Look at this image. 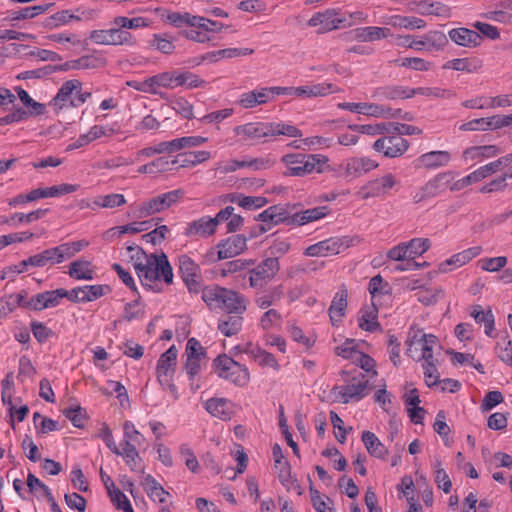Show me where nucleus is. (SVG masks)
Wrapping results in <instances>:
<instances>
[{
	"label": "nucleus",
	"mask_w": 512,
	"mask_h": 512,
	"mask_svg": "<svg viewBox=\"0 0 512 512\" xmlns=\"http://www.w3.org/2000/svg\"><path fill=\"white\" fill-rule=\"evenodd\" d=\"M206 410L221 420H230L232 416L231 404L224 398H211L205 404Z\"/></svg>",
	"instance_id": "36"
},
{
	"label": "nucleus",
	"mask_w": 512,
	"mask_h": 512,
	"mask_svg": "<svg viewBox=\"0 0 512 512\" xmlns=\"http://www.w3.org/2000/svg\"><path fill=\"white\" fill-rule=\"evenodd\" d=\"M481 251L482 248L480 246H474L458 252L440 263L439 270L442 273H448L455 268H460L476 258Z\"/></svg>",
	"instance_id": "20"
},
{
	"label": "nucleus",
	"mask_w": 512,
	"mask_h": 512,
	"mask_svg": "<svg viewBox=\"0 0 512 512\" xmlns=\"http://www.w3.org/2000/svg\"><path fill=\"white\" fill-rule=\"evenodd\" d=\"M150 78L152 94H157L160 88L174 89L178 87L177 70L173 72H163Z\"/></svg>",
	"instance_id": "43"
},
{
	"label": "nucleus",
	"mask_w": 512,
	"mask_h": 512,
	"mask_svg": "<svg viewBox=\"0 0 512 512\" xmlns=\"http://www.w3.org/2000/svg\"><path fill=\"white\" fill-rule=\"evenodd\" d=\"M338 108L348 110L355 113H361L368 116L384 117V118H398L401 117V109H392L385 105L373 103H354L344 102L339 103Z\"/></svg>",
	"instance_id": "11"
},
{
	"label": "nucleus",
	"mask_w": 512,
	"mask_h": 512,
	"mask_svg": "<svg viewBox=\"0 0 512 512\" xmlns=\"http://www.w3.org/2000/svg\"><path fill=\"white\" fill-rule=\"evenodd\" d=\"M480 67V64L475 59L470 58H456L448 61L444 64V69H452L455 71L472 73L477 71Z\"/></svg>",
	"instance_id": "55"
},
{
	"label": "nucleus",
	"mask_w": 512,
	"mask_h": 512,
	"mask_svg": "<svg viewBox=\"0 0 512 512\" xmlns=\"http://www.w3.org/2000/svg\"><path fill=\"white\" fill-rule=\"evenodd\" d=\"M215 223L210 216H202L187 224L183 234L191 239L208 238L216 233Z\"/></svg>",
	"instance_id": "19"
},
{
	"label": "nucleus",
	"mask_w": 512,
	"mask_h": 512,
	"mask_svg": "<svg viewBox=\"0 0 512 512\" xmlns=\"http://www.w3.org/2000/svg\"><path fill=\"white\" fill-rule=\"evenodd\" d=\"M247 249V238L242 234L232 235L221 240L205 254L208 263L236 257Z\"/></svg>",
	"instance_id": "5"
},
{
	"label": "nucleus",
	"mask_w": 512,
	"mask_h": 512,
	"mask_svg": "<svg viewBox=\"0 0 512 512\" xmlns=\"http://www.w3.org/2000/svg\"><path fill=\"white\" fill-rule=\"evenodd\" d=\"M418 161L428 169H436L448 165L451 161V154L448 151H430L422 154Z\"/></svg>",
	"instance_id": "34"
},
{
	"label": "nucleus",
	"mask_w": 512,
	"mask_h": 512,
	"mask_svg": "<svg viewBox=\"0 0 512 512\" xmlns=\"http://www.w3.org/2000/svg\"><path fill=\"white\" fill-rule=\"evenodd\" d=\"M386 23L395 28H405L409 30H420L426 27V22L415 16L393 15L389 17Z\"/></svg>",
	"instance_id": "44"
},
{
	"label": "nucleus",
	"mask_w": 512,
	"mask_h": 512,
	"mask_svg": "<svg viewBox=\"0 0 512 512\" xmlns=\"http://www.w3.org/2000/svg\"><path fill=\"white\" fill-rule=\"evenodd\" d=\"M344 243L339 238H329L313 245L308 246L304 250V255L309 257H327L340 253Z\"/></svg>",
	"instance_id": "21"
},
{
	"label": "nucleus",
	"mask_w": 512,
	"mask_h": 512,
	"mask_svg": "<svg viewBox=\"0 0 512 512\" xmlns=\"http://www.w3.org/2000/svg\"><path fill=\"white\" fill-rule=\"evenodd\" d=\"M228 288L218 285L207 286L202 290V300L210 309H224Z\"/></svg>",
	"instance_id": "27"
},
{
	"label": "nucleus",
	"mask_w": 512,
	"mask_h": 512,
	"mask_svg": "<svg viewBox=\"0 0 512 512\" xmlns=\"http://www.w3.org/2000/svg\"><path fill=\"white\" fill-rule=\"evenodd\" d=\"M243 325L242 314H229L219 319L217 328L226 337L236 335Z\"/></svg>",
	"instance_id": "37"
},
{
	"label": "nucleus",
	"mask_w": 512,
	"mask_h": 512,
	"mask_svg": "<svg viewBox=\"0 0 512 512\" xmlns=\"http://www.w3.org/2000/svg\"><path fill=\"white\" fill-rule=\"evenodd\" d=\"M347 307V291L341 290L336 293L329 308V316L333 325L341 321Z\"/></svg>",
	"instance_id": "45"
},
{
	"label": "nucleus",
	"mask_w": 512,
	"mask_h": 512,
	"mask_svg": "<svg viewBox=\"0 0 512 512\" xmlns=\"http://www.w3.org/2000/svg\"><path fill=\"white\" fill-rule=\"evenodd\" d=\"M89 39L99 45H133L135 40L130 32L114 27L107 30H93Z\"/></svg>",
	"instance_id": "13"
},
{
	"label": "nucleus",
	"mask_w": 512,
	"mask_h": 512,
	"mask_svg": "<svg viewBox=\"0 0 512 512\" xmlns=\"http://www.w3.org/2000/svg\"><path fill=\"white\" fill-rule=\"evenodd\" d=\"M177 355L178 350L172 345L160 356L156 367L158 382L162 387L169 389L173 394H175L176 391L173 378L176 370Z\"/></svg>",
	"instance_id": "8"
},
{
	"label": "nucleus",
	"mask_w": 512,
	"mask_h": 512,
	"mask_svg": "<svg viewBox=\"0 0 512 512\" xmlns=\"http://www.w3.org/2000/svg\"><path fill=\"white\" fill-rule=\"evenodd\" d=\"M133 267L143 286L152 287L160 280L166 284H171L173 281L172 267L164 253L147 255L146 259L134 262Z\"/></svg>",
	"instance_id": "1"
},
{
	"label": "nucleus",
	"mask_w": 512,
	"mask_h": 512,
	"mask_svg": "<svg viewBox=\"0 0 512 512\" xmlns=\"http://www.w3.org/2000/svg\"><path fill=\"white\" fill-rule=\"evenodd\" d=\"M183 195V190L176 189L155 196V200L157 201L158 206L162 212L176 204L183 197Z\"/></svg>",
	"instance_id": "59"
},
{
	"label": "nucleus",
	"mask_w": 512,
	"mask_h": 512,
	"mask_svg": "<svg viewBox=\"0 0 512 512\" xmlns=\"http://www.w3.org/2000/svg\"><path fill=\"white\" fill-rule=\"evenodd\" d=\"M362 442L371 456L380 459L387 456L388 449L373 432L364 431L362 433Z\"/></svg>",
	"instance_id": "38"
},
{
	"label": "nucleus",
	"mask_w": 512,
	"mask_h": 512,
	"mask_svg": "<svg viewBox=\"0 0 512 512\" xmlns=\"http://www.w3.org/2000/svg\"><path fill=\"white\" fill-rule=\"evenodd\" d=\"M58 259L56 258L55 252L53 248L46 249L41 253L32 255L27 259L21 261V265L24 266H34V267H44L47 264H59Z\"/></svg>",
	"instance_id": "46"
},
{
	"label": "nucleus",
	"mask_w": 512,
	"mask_h": 512,
	"mask_svg": "<svg viewBox=\"0 0 512 512\" xmlns=\"http://www.w3.org/2000/svg\"><path fill=\"white\" fill-rule=\"evenodd\" d=\"M15 90L21 102L29 109L27 111L29 117L40 116L45 113V105L32 99L26 90L21 87H16Z\"/></svg>",
	"instance_id": "51"
},
{
	"label": "nucleus",
	"mask_w": 512,
	"mask_h": 512,
	"mask_svg": "<svg viewBox=\"0 0 512 512\" xmlns=\"http://www.w3.org/2000/svg\"><path fill=\"white\" fill-rule=\"evenodd\" d=\"M271 101L269 87H262L242 93L237 100V104L244 109H251Z\"/></svg>",
	"instance_id": "24"
},
{
	"label": "nucleus",
	"mask_w": 512,
	"mask_h": 512,
	"mask_svg": "<svg viewBox=\"0 0 512 512\" xmlns=\"http://www.w3.org/2000/svg\"><path fill=\"white\" fill-rule=\"evenodd\" d=\"M270 138L278 135H284L288 137H301L302 132L294 125L286 124L283 122H269Z\"/></svg>",
	"instance_id": "56"
},
{
	"label": "nucleus",
	"mask_w": 512,
	"mask_h": 512,
	"mask_svg": "<svg viewBox=\"0 0 512 512\" xmlns=\"http://www.w3.org/2000/svg\"><path fill=\"white\" fill-rule=\"evenodd\" d=\"M78 184H60L47 188H38L33 190V196L35 200L41 198L58 197L65 194L74 193L79 189Z\"/></svg>",
	"instance_id": "35"
},
{
	"label": "nucleus",
	"mask_w": 512,
	"mask_h": 512,
	"mask_svg": "<svg viewBox=\"0 0 512 512\" xmlns=\"http://www.w3.org/2000/svg\"><path fill=\"white\" fill-rule=\"evenodd\" d=\"M183 195V190L176 189L155 196V200L157 201L158 206L162 212L176 204L183 197Z\"/></svg>",
	"instance_id": "58"
},
{
	"label": "nucleus",
	"mask_w": 512,
	"mask_h": 512,
	"mask_svg": "<svg viewBox=\"0 0 512 512\" xmlns=\"http://www.w3.org/2000/svg\"><path fill=\"white\" fill-rule=\"evenodd\" d=\"M282 323L281 313L274 308H270L261 315L258 325L262 330L269 331L280 327Z\"/></svg>",
	"instance_id": "53"
},
{
	"label": "nucleus",
	"mask_w": 512,
	"mask_h": 512,
	"mask_svg": "<svg viewBox=\"0 0 512 512\" xmlns=\"http://www.w3.org/2000/svg\"><path fill=\"white\" fill-rule=\"evenodd\" d=\"M412 261L423 255L430 248V240L428 238H413L405 242Z\"/></svg>",
	"instance_id": "64"
},
{
	"label": "nucleus",
	"mask_w": 512,
	"mask_h": 512,
	"mask_svg": "<svg viewBox=\"0 0 512 512\" xmlns=\"http://www.w3.org/2000/svg\"><path fill=\"white\" fill-rule=\"evenodd\" d=\"M284 296L283 284L270 287L268 290L257 292L254 296L255 305L262 310L268 309L279 302Z\"/></svg>",
	"instance_id": "28"
},
{
	"label": "nucleus",
	"mask_w": 512,
	"mask_h": 512,
	"mask_svg": "<svg viewBox=\"0 0 512 512\" xmlns=\"http://www.w3.org/2000/svg\"><path fill=\"white\" fill-rule=\"evenodd\" d=\"M88 246V242L85 240L73 241L62 243L56 247H53L58 263H62L67 259L72 258L76 253L80 252Z\"/></svg>",
	"instance_id": "39"
},
{
	"label": "nucleus",
	"mask_w": 512,
	"mask_h": 512,
	"mask_svg": "<svg viewBox=\"0 0 512 512\" xmlns=\"http://www.w3.org/2000/svg\"><path fill=\"white\" fill-rule=\"evenodd\" d=\"M329 213L327 206H319L304 211L295 212L292 226H302L324 218Z\"/></svg>",
	"instance_id": "33"
},
{
	"label": "nucleus",
	"mask_w": 512,
	"mask_h": 512,
	"mask_svg": "<svg viewBox=\"0 0 512 512\" xmlns=\"http://www.w3.org/2000/svg\"><path fill=\"white\" fill-rule=\"evenodd\" d=\"M93 274L91 262L87 260H76L69 266V275L76 280H91L93 279Z\"/></svg>",
	"instance_id": "47"
},
{
	"label": "nucleus",
	"mask_w": 512,
	"mask_h": 512,
	"mask_svg": "<svg viewBox=\"0 0 512 512\" xmlns=\"http://www.w3.org/2000/svg\"><path fill=\"white\" fill-rule=\"evenodd\" d=\"M390 35V29L377 26L361 27L355 30V38L363 42L385 39Z\"/></svg>",
	"instance_id": "40"
},
{
	"label": "nucleus",
	"mask_w": 512,
	"mask_h": 512,
	"mask_svg": "<svg viewBox=\"0 0 512 512\" xmlns=\"http://www.w3.org/2000/svg\"><path fill=\"white\" fill-rule=\"evenodd\" d=\"M368 387V381L364 379L357 380L353 378L351 383L343 386L336 387L337 397L340 402L347 404L350 401H359L366 395V389Z\"/></svg>",
	"instance_id": "17"
},
{
	"label": "nucleus",
	"mask_w": 512,
	"mask_h": 512,
	"mask_svg": "<svg viewBox=\"0 0 512 512\" xmlns=\"http://www.w3.org/2000/svg\"><path fill=\"white\" fill-rule=\"evenodd\" d=\"M378 162L368 157H353L343 164L344 176L349 179L358 178L378 167Z\"/></svg>",
	"instance_id": "18"
},
{
	"label": "nucleus",
	"mask_w": 512,
	"mask_h": 512,
	"mask_svg": "<svg viewBox=\"0 0 512 512\" xmlns=\"http://www.w3.org/2000/svg\"><path fill=\"white\" fill-rule=\"evenodd\" d=\"M452 179L453 176L450 172L438 174L425 184L426 194L431 195V197H435L443 193L446 189H449V184Z\"/></svg>",
	"instance_id": "41"
},
{
	"label": "nucleus",
	"mask_w": 512,
	"mask_h": 512,
	"mask_svg": "<svg viewBox=\"0 0 512 512\" xmlns=\"http://www.w3.org/2000/svg\"><path fill=\"white\" fill-rule=\"evenodd\" d=\"M424 49L428 51L443 50L447 44V36L442 31H429L422 36Z\"/></svg>",
	"instance_id": "48"
},
{
	"label": "nucleus",
	"mask_w": 512,
	"mask_h": 512,
	"mask_svg": "<svg viewBox=\"0 0 512 512\" xmlns=\"http://www.w3.org/2000/svg\"><path fill=\"white\" fill-rule=\"evenodd\" d=\"M328 157L322 154L288 153L282 156L281 162L287 167L286 176L304 177L313 172L322 173Z\"/></svg>",
	"instance_id": "2"
},
{
	"label": "nucleus",
	"mask_w": 512,
	"mask_h": 512,
	"mask_svg": "<svg viewBox=\"0 0 512 512\" xmlns=\"http://www.w3.org/2000/svg\"><path fill=\"white\" fill-rule=\"evenodd\" d=\"M280 271L277 257H267L248 271L249 285L253 289H263Z\"/></svg>",
	"instance_id": "7"
},
{
	"label": "nucleus",
	"mask_w": 512,
	"mask_h": 512,
	"mask_svg": "<svg viewBox=\"0 0 512 512\" xmlns=\"http://www.w3.org/2000/svg\"><path fill=\"white\" fill-rule=\"evenodd\" d=\"M144 487L153 502L163 504L159 512H171L168 505L170 494L151 475L145 477Z\"/></svg>",
	"instance_id": "25"
},
{
	"label": "nucleus",
	"mask_w": 512,
	"mask_h": 512,
	"mask_svg": "<svg viewBox=\"0 0 512 512\" xmlns=\"http://www.w3.org/2000/svg\"><path fill=\"white\" fill-rule=\"evenodd\" d=\"M507 264V257H484L478 260L477 265L487 272H498Z\"/></svg>",
	"instance_id": "62"
},
{
	"label": "nucleus",
	"mask_w": 512,
	"mask_h": 512,
	"mask_svg": "<svg viewBox=\"0 0 512 512\" xmlns=\"http://www.w3.org/2000/svg\"><path fill=\"white\" fill-rule=\"evenodd\" d=\"M410 335L414 337L408 342L407 354L416 360H433V347L437 343V338L420 330H412Z\"/></svg>",
	"instance_id": "9"
},
{
	"label": "nucleus",
	"mask_w": 512,
	"mask_h": 512,
	"mask_svg": "<svg viewBox=\"0 0 512 512\" xmlns=\"http://www.w3.org/2000/svg\"><path fill=\"white\" fill-rule=\"evenodd\" d=\"M511 179L509 173H503L500 176L492 179L480 188L482 194H490L494 192H502L508 187L507 180Z\"/></svg>",
	"instance_id": "63"
},
{
	"label": "nucleus",
	"mask_w": 512,
	"mask_h": 512,
	"mask_svg": "<svg viewBox=\"0 0 512 512\" xmlns=\"http://www.w3.org/2000/svg\"><path fill=\"white\" fill-rule=\"evenodd\" d=\"M397 183L398 182L395 176L391 173H387L380 178H376L374 180L367 182L364 186H362L359 194L362 197V199L380 197L385 195Z\"/></svg>",
	"instance_id": "16"
},
{
	"label": "nucleus",
	"mask_w": 512,
	"mask_h": 512,
	"mask_svg": "<svg viewBox=\"0 0 512 512\" xmlns=\"http://www.w3.org/2000/svg\"><path fill=\"white\" fill-rule=\"evenodd\" d=\"M448 36L455 44L466 48L478 47L483 40L477 31L465 27L451 29Z\"/></svg>",
	"instance_id": "22"
},
{
	"label": "nucleus",
	"mask_w": 512,
	"mask_h": 512,
	"mask_svg": "<svg viewBox=\"0 0 512 512\" xmlns=\"http://www.w3.org/2000/svg\"><path fill=\"white\" fill-rule=\"evenodd\" d=\"M216 374L231 383L245 387L250 381V373L245 365L236 362L226 354L219 355L213 362Z\"/></svg>",
	"instance_id": "4"
},
{
	"label": "nucleus",
	"mask_w": 512,
	"mask_h": 512,
	"mask_svg": "<svg viewBox=\"0 0 512 512\" xmlns=\"http://www.w3.org/2000/svg\"><path fill=\"white\" fill-rule=\"evenodd\" d=\"M211 158L209 151H194L177 155L174 159H178L179 167H193L203 163Z\"/></svg>",
	"instance_id": "49"
},
{
	"label": "nucleus",
	"mask_w": 512,
	"mask_h": 512,
	"mask_svg": "<svg viewBox=\"0 0 512 512\" xmlns=\"http://www.w3.org/2000/svg\"><path fill=\"white\" fill-rule=\"evenodd\" d=\"M359 327L365 331L374 332L380 330L378 322V308L375 302L361 308L358 318Z\"/></svg>",
	"instance_id": "30"
},
{
	"label": "nucleus",
	"mask_w": 512,
	"mask_h": 512,
	"mask_svg": "<svg viewBox=\"0 0 512 512\" xmlns=\"http://www.w3.org/2000/svg\"><path fill=\"white\" fill-rule=\"evenodd\" d=\"M228 288L218 285L207 286L202 290V300L210 309H224Z\"/></svg>",
	"instance_id": "26"
},
{
	"label": "nucleus",
	"mask_w": 512,
	"mask_h": 512,
	"mask_svg": "<svg viewBox=\"0 0 512 512\" xmlns=\"http://www.w3.org/2000/svg\"><path fill=\"white\" fill-rule=\"evenodd\" d=\"M417 288H420L416 293L417 300L426 306L437 303L444 295L441 288H422L416 284L410 287L411 290H415Z\"/></svg>",
	"instance_id": "50"
},
{
	"label": "nucleus",
	"mask_w": 512,
	"mask_h": 512,
	"mask_svg": "<svg viewBox=\"0 0 512 512\" xmlns=\"http://www.w3.org/2000/svg\"><path fill=\"white\" fill-rule=\"evenodd\" d=\"M245 353L248 354L260 366L271 367L275 370L280 369V365L274 355L257 345L249 344L245 349Z\"/></svg>",
	"instance_id": "31"
},
{
	"label": "nucleus",
	"mask_w": 512,
	"mask_h": 512,
	"mask_svg": "<svg viewBox=\"0 0 512 512\" xmlns=\"http://www.w3.org/2000/svg\"><path fill=\"white\" fill-rule=\"evenodd\" d=\"M146 222H134L123 226H115L106 231L107 239L119 238L123 234H136L145 231Z\"/></svg>",
	"instance_id": "52"
},
{
	"label": "nucleus",
	"mask_w": 512,
	"mask_h": 512,
	"mask_svg": "<svg viewBox=\"0 0 512 512\" xmlns=\"http://www.w3.org/2000/svg\"><path fill=\"white\" fill-rule=\"evenodd\" d=\"M160 212L161 210L155 197L132 206V215L138 219L146 218Z\"/></svg>",
	"instance_id": "54"
},
{
	"label": "nucleus",
	"mask_w": 512,
	"mask_h": 512,
	"mask_svg": "<svg viewBox=\"0 0 512 512\" xmlns=\"http://www.w3.org/2000/svg\"><path fill=\"white\" fill-rule=\"evenodd\" d=\"M409 147L408 141L401 135L383 136L377 139L373 148L385 157L396 158L403 155Z\"/></svg>",
	"instance_id": "15"
},
{
	"label": "nucleus",
	"mask_w": 512,
	"mask_h": 512,
	"mask_svg": "<svg viewBox=\"0 0 512 512\" xmlns=\"http://www.w3.org/2000/svg\"><path fill=\"white\" fill-rule=\"evenodd\" d=\"M249 299L238 291L229 289L223 311L228 314H244L247 310Z\"/></svg>",
	"instance_id": "32"
},
{
	"label": "nucleus",
	"mask_w": 512,
	"mask_h": 512,
	"mask_svg": "<svg viewBox=\"0 0 512 512\" xmlns=\"http://www.w3.org/2000/svg\"><path fill=\"white\" fill-rule=\"evenodd\" d=\"M344 22L345 19L339 17V9L328 8L313 14L307 24L317 27L318 34H324L339 29Z\"/></svg>",
	"instance_id": "12"
},
{
	"label": "nucleus",
	"mask_w": 512,
	"mask_h": 512,
	"mask_svg": "<svg viewBox=\"0 0 512 512\" xmlns=\"http://www.w3.org/2000/svg\"><path fill=\"white\" fill-rule=\"evenodd\" d=\"M178 163V159L169 160L166 157H158L153 161L140 166L137 170L140 174H157L170 171L172 166Z\"/></svg>",
	"instance_id": "42"
},
{
	"label": "nucleus",
	"mask_w": 512,
	"mask_h": 512,
	"mask_svg": "<svg viewBox=\"0 0 512 512\" xmlns=\"http://www.w3.org/2000/svg\"><path fill=\"white\" fill-rule=\"evenodd\" d=\"M91 97V92L82 91V82L78 79L65 81L57 94L50 101V106L59 111L76 108L84 104Z\"/></svg>",
	"instance_id": "3"
},
{
	"label": "nucleus",
	"mask_w": 512,
	"mask_h": 512,
	"mask_svg": "<svg viewBox=\"0 0 512 512\" xmlns=\"http://www.w3.org/2000/svg\"><path fill=\"white\" fill-rule=\"evenodd\" d=\"M432 467L434 468V480L438 488L442 489L445 493H449L452 488V482L446 471L441 467V461L439 458L434 460Z\"/></svg>",
	"instance_id": "57"
},
{
	"label": "nucleus",
	"mask_w": 512,
	"mask_h": 512,
	"mask_svg": "<svg viewBox=\"0 0 512 512\" xmlns=\"http://www.w3.org/2000/svg\"><path fill=\"white\" fill-rule=\"evenodd\" d=\"M83 303L94 301L110 292L108 285H85L81 287Z\"/></svg>",
	"instance_id": "61"
},
{
	"label": "nucleus",
	"mask_w": 512,
	"mask_h": 512,
	"mask_svg": "<svg viewBox=\"0 0 512 512\" xmlns=\"http://www.w3.org/2000/svg\"><path fill=\"white\" fill-rule=\"evenodd\" d=\"M143 441L144 436L135 428V425L131 421H125L119 456L124 457L126 464L131 470H136L137 468V462L140 460L137 446H140Z\"/></svg>",
	"instance_id": "6"
},
{
	"label": "nucleus",
	"mask_w": 512,
	"mask_h": 512,
	"mask_svg": "<svg viewBox=\"0 0 512 512\" xmlns=\"http://www.w3.org/2000/svg\"><path fill=\"white\" fill-rule=\"evenodd\" d=\"M414 96V88L401 85L383 86L374 90L372 97L376 100L409 99Z\"/></svg>",
	"instance_id": "23"
},
{
	"label": "nucleus",
	"mask_w": 512,
	"mask_h": 512,
	"mask_svg": "<svg viewBox=\"0 0 512 512\" xmlns=\"http://www.w3.org/2000/svg\"><path fill=\"white\" fill-rule=\"evenodd\" d=\"M340 89L332 83L322 82L316 84H307L299 86L298 97L299 98H316L325 97L332 93L339 92Z\"/></svg>",
	"instance_id": "29"
},
{
	"label": "nucleus",
	"mask_w": 512,
	"mask_h": 512,
	"mask_svg": "<svg viewBox=\"0 0 512 512\" xmlns=\"http://www.w3.org/2000/svg\"><path fill=\"white\" fill-rule=\"evenodd\" d=\"M181 277L190 292L197 293L201 289V274L199 265L187 255L178 257Z\"/></svg>",
	"instance_id": "14"
},
{
	"label": "nucleus",
	"mask_w": 512,
	"mask_h": 512,
	"mask_svg": "<svg viewBox=\"0 0 512 512\" xmlns=\"http://www.w3.org/2000/svg\"><path fill=\"white\" fill-rule=\"evenodd\" d=\"M93 203L97 207L112 209L125 205L126 199L123 194L112 193L97 197Z\"/></svg>",
	"instance_id": "60"
},
{
	"label": "nucleus",
	"mask_w": 512,
	"mask_h": 512,
	"mask_svg": "<svg viewBox=\"0 0 512 512\" xmlns=\"http://www.w3.org/2000/svg\"><path fill=\"white\" fill-rule=\"evenodd\" d=\"M269 122H247L233 128L237 141L245 144H256L270 138Z\"/></svg>",
	"instance_id": "10"
}]
</instances>
